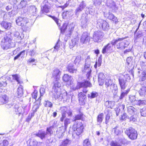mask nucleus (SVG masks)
Wrapping results in <instances>:
<instances>
[{
	"instance_id": "nucleus-46",
	"label": "nucleus",
	"mask_w": 146,
	"mask_h": 146,
	"mask_svg": "<svg viewBox=\"0 0 146 146\" xmlns=\"http://www.w3.org/2000/svg\"><path fill=\"white\" fill-rule=\"evenodd\" d=\"M42 13L44 12L46 13H48L49 11V8L48 6L46 4L43 7L42 9Z\"/></svg>"
},
{
	"instance_id": "nucleus-56",
	"label": "nucleus",
	"mask_w": 146,
	"mask_h": 146,
	"mask_svg": "<svg viewBox=\"0 0 146 146\" xmlns=\"http://www.w3.org/2000/svg\"><path fill=\"white\" fill-rule=\"evenodd\" d=\"M38 92L37 91L35 90L32 94V96L33 98L35 99L36 100L37 98Z\"/></svg>"
},
{
	"instance_id": "nucleus-4",
	"label": "nucleus",
	"mask_w": 146,
	"mask_h": 146,
	"mask_svg": "<svg viewBox=\"0 0 146 146\" xmlns=\"http://www.w3.org/2000/svg\"><path fill=\"white\" fill-rule=\"evenodd\" d=\"M1 47L4 50H6L15 46L14 43L11 42V40L9 35L5 36L2 40Z\"/></svg>"
},
{
	"instance_id": "nucleus-33",
	"label": "nucleus",
	"mask_w": 146,
	"mask_h": 146,
	"mask_svg": "<svg viewBox=\"0 0 146 146\" xmlns=\"http://www.w3.org/2000/svg\"><path fill=\"white\" fill-rule=\"evenodd\" d=\"M71 122V119L67 118H65L64 120V132L66 129L68 124L70 123Z\"/></svg>"
},
{
	"instance_id": "nucleus-63",
	"label": "nucleus",
	"mask_w": 146,
	"mask_h": 146,
	"mask_svg": "<svg viewBox=\"0 0 146 146\" xmlns=\"http://www.w3.org/2000/svg\"><path fill=\"white\" fill-rule=\"evenodd\" d=\"M129 119L130 121L135 122L136 121V119L133 116L130 117L129 118Z\"/></svg>"
},
{
	"instance_id": "nucleus-62",
	"label": "nucleus",
	"mask_w": 146,
	"mask_h": 146,
	"mask_svg": "<svg viewBox=\"0 0 146 146\" xmlns=\"http://www.w3.org/2000/svg\"><path fill=\"white\" fill-rule=\"evenodd\" d=\"M110 91L112 92L113 93V94H114V95L116 94L117 92V90H114L113 88H111V86H110Z\"/></svg>"
},
{
	"instance_id": "nucleus-22",
	"label": "nucleus",
	"mask_w": 146,
	"mask_h": 146,
	"mask_svg": "<svg viewBox=\"0 0 146 146\" xmlns=\"http://www.w3.org/2000/svg\"><path fill=\"white\" fill-rule=\"evenodd\" d=\"M98 80L99 85L102 86L104 82V79L105 78V75L103 73H100L98 75Z\"/></svg>"
},
{
	"instance_id": "nucleus-53",
	"label": "nucleus",
	"mask_w": 146,
	"mask_h": 146,
	"mask_svg": "<svg viewBox=\"0 0 146 146\" xmlns=\"http://www.w3.org/2000/svg\"><path fill=\"white\" fill-rule=\"evenodd\" d=\"M141 115L143 117L146 116V107H144L141 110Z\"/></svg>"
},
{
	"instance_id": "nucleus-27",
	"label": "nucleus",
	"mask_w": 146,
	"mask_h": 146,
	"mask_svg": "<svg viewBox=\"0 0 146 146\" xmlns=\"http://www.w3.org/2000/svg\"><path fill=\"white\" fill-rule=\"evenodd\" d=\"M29 142L30 146H41V143L38 142L36 140H29L27 143Z\"/></svg>"
},
{
	"instance_id": "nucleus-8",
	"label": "nucleus",
	"mask_w": 146,
	"mask_h": 146,
	"mask_svg": "<svg viewBox=\"0 0 146 146\" xmlns=\"http://www.w3.org/2000/svg\"><path fill=\"white\" fill-rule=\"evenodd\" d=\"M125 133L132 140L136 139L137 137V131L132 127L127 129L125 131Z\"/></svg>"
},
{
	"instance_id": "nucleus-37",
	"label": "nucleus",
	"mask_w": 146,
	"mask_h": 146,
	"mask_svg": "<svg viewBox=\"0 0 146 146\" xmlns=\"http://www.w3.org/2000/svg\"><path fill=\"white\" fill-rule=\"evenodd\" d=\"M72 78V77L71 76H69L67 74H65L62 78L63 81L66 82H67L71 80Z\"/></svg>"
},
{
	"instance_id": "nucleus-57",
	"label": "nucleus",
	"mask_w": 146,
	"mask_h": 146,
	"mask_svg": "<svg viewBox=\"0 0 146 146\" xmlns=\"http://www.w3.org/2000/svg\"><path fill=\"white\" fill-rule=\"evenodd\" d=\"M52 18L54 21L58 26H60V23H58L59 20L57 18L55 17H52Z\"/></svg>"
},
{
	"instance_id": "nucleus-34",
	"label": "nucleus",
	"mask_w": 146,
	"mask_h": 146,
	"mask_svg": "<svg viewBox=\"0 0 146 146\" xmlns=\"http://www.w3.org/2000/svg\"><path fill=\"white\" fill-rule=\"evenodd\" d=\"M136 109L132 106L127 107L128 112L131 115H133L136 111Z\"/></svg>"
},
{
	"instance_id": "nucleus-47",
	"label": "nucleus",
	"mask_w": 146,
	"mask_h": 146,
	"mask_svg": "<svg viewBox=\"0 0 146 146\" xmlns=\"http://www.w3.org/2000/svg\"><path fill=\"white\" fill-rule=\"evenodd\" d=\"M53 128L52 126H50V127H47L46 129V132L47 135L49 134L50 135H51L53 133L52 129Z\"/></svg>"
},
{
	"instance_id": "nucleus-51",
	"label": "nucleus",
	"mask_w": 146,
	"mask_h": 146,
	"mask_svg": "<svg viewBox=\"0 0 146 146\" xmlns=\"http://www.w3.org/2000/svg\"><path fill=\"white\" fill-rule=\"evenodd\" d=\"M44 104L46 107L52 108V103L48 100L45 101L44 103Z\"/></svg>"
},
{
	"instance_id": "nucleus-19",
	"label": "nucleus",
	"mask_w": 146,
	"mask_h": 146,
	"mask_svg": "<svg viewBox=\"0 0 146 146\" xmlns=\"http://www.w3.org/2000/svg\"><path fill=\"white\" fill-rule=\"evenodd\" d=\"M138 73L140 81L143 82L146 80V71L140 70Z\"/></svg>"
},
{
	"instance_id": "nucleus-44",
	"label": "nucleus",
	"mask_w": 146,
	"mask_h": 146,
	"mask_svg": "<svg viewBox=\"0 0 146 146\" xmlns=\"http://www.w3.org/2000/svg\"><path fill=\"white\" fill-rule=\"evenodd\" d=\"M12 77L13 79L16 80L19 84H21L22 82L20 81V77L17 74H15L12 75Z\"/></svg>"
},
{
	"instance_id": "nucleus-64",
	"label": "nucleus",
	"mask_w": 146,
	"mask_h": 146,
	"mask_svg": "<svg viewBox=\"0 0 146 146\" xmlns=\"http://www.w3.org/2000/svg\"><path fill=\"white\" fill-rule=\"evenodd\" d=\"M7 85V83L6 82H2L0 83V86H3L4 87H5Z\"/></svg>"
},
{
	"instance_id": "nucleus-52",
	"label": "nucleus",
	"mask_w": 146,
	"mask_h": 146,
	"mask_svg": "<svg viewBox=\"0 0 146 146\" xmlns=\"http://www.w3.org/2000/svg\"><path fill=\"white\" fill-rule=\"evenodd\" d=\"M98 95V94L97 92H93L90 94L88 95V97L92 98L96 97Z\"/></svg>"
},
{
	"instance_id": "nucleus-26",
	"label": "nucleus",
	"mask_w": 146,
	"mask_h": 146,
	"mask_svg": "<svg viewBox=\"0 0 146 146\" xmlns=\"http://www.w3.org/2000/svg\"><path fill=\"white\" fill-rule=\"evenodd\" d=\"M0 24L2 27H3L5 29H10L11 26V23L7 22L2 21Z\"/></svg>"
},
{
	"instance_id": "nucleus-36",
	"label": "nucleus",
	"mask_w": 146,
	"mask_h": 146,
	"mask_svg": "<svg viewBox=\"0 0 146 146\" xmlns=\"http://www.w3.org/2000/svg\"><path fill=\"white\" fill-rule=\"evenodd\" d=\"M123 90H121V93L119 97L120 99H122L128 93L129 91V89H128L127 90L123 91Z\"/></svg>"
},
{
	"instance_id": "nucleus-29",
	"label": "nucleus",
	"mask_w": 146,
	"mask_h": 146,
	"mask_svg": "<svg viewBox=\"0 0 146 146\" xmlns=\"http://www.w3.org/2000/svg\"><path fill=\"white\" fill-rule=\"evenodd\" d=\"M13 35L15 37L17 38L19 40H21L24 37V34L22 33L20 34L19 32L17 31L14 32Z\"/></svg>"
},
{
	"instance_id": "nucleus-11",
	"label": "nucleus",
	"mask_w": 146,
	"mask_h": 146,
	"mask_svg": "<svg viewBox=\"0 0 146 146\" xmlns=\"http://www.w3.org/2000/svg\"><path fill=\"white\" fill-rule=\"evenodd\" d=\"M46 87L45 86H42L41 87L40 92V97L36 100V103L37 104V106H34L33 108V110H35V111H36L39 108L38 105H40V101L41 100V97L42 96L45 92Z\"/></svg>"
},
{
	"instance_id": "nucleus-59",
	"label": "nucleus",
	"mask_w": 146,
	"mask_h": 146,
	"mask_svg": "<svg viewBox=\"0 0 146 146\" xmlns=\"http://www.w3.org/2000/svg\"><path fill=\"white\" fill-rule=\"evenodd\" d=\"M110 118V115L109 114H107L106 117L105 123L106 124H107L109 122Z\"/></svg>"
},
{
	"instance_id": "nucleus-38",
	"label": "nucleus",
	"mask_w": 146,
	"mask_h": 146,
	"mask_svg": "<svg viewBox=\"0 0 146 146\" xmlns=\"http://www.w3.org/2000/svg\"><path fill=\"white\" fill-rule=\"evenodd\" d=\"M104 114L101 113L99 114L97 117V121L98 125H100L102 123L103 118Z\"/></svg>"
},
{
	"instance_id": "nucleus-61",
	"label": "nucleus",
	"mask_w": 146,
	"mask_h": 146,
	"mask_svg": "<svg viewBox=\"0 0 146 146\" xmlns=\"http://www.w3.org/2000/svg\"><path fill=\"white\" fill-rule=\"evenodd\" d=\"M124 77L125 78V79L126 81H129L130 79V77L128 74L124 75Z\"/></svg>"
},
{
	"instance_id": "nucleus-5",
	"label": "nucleus",
	"mask_w": 146,
	"mask_h": 146,
	"mask_svg": "<svg viewBox=\"0 0 146 146\" xmlns=\"http://www.w3.org/2000/svg\"><path fill=\"white\" fill-rule=\"evenodd\" d=\"M91 71V60L90 56H88L85 60L84 68L83 70V72L87 73L86 76L87 78L88 79H90Z\"/></svg>"
},
{
	"instance_id": "nucleus-1",
	"label": "nucleus",
	"mask_w": 146,
	"mask_h": 146,
	"mask_svg": "<svg viewBox=\"0 0 146 146\" xmlns=\"http://www.w3.org/2000/svg\"><path fill=\"white\" fill-rule=\"evenodd\" d=\"M61 72L58 68L54 69L52 73V77L54 78L53 82V86L52 91V96L55 100L59 99L61 100L64 99V101H66L68 99L67 94L65 91L61 92V85L59 81L60 76Z\"/></svg>"
},
{
	"instance_id": "nucleus-43",
	"label": "nucleus",
	"mask_w": 146,
	"mask_h": 146,
	"mask_svg": "<svg viewBox=\"0 0 146 146\" xmlns=\"http://www.w3.org/2000/svg\"><path fill=\"white\" fill-rule=\"evenodd\" d=\"M74 29V25L73 23L70 24L68 30V36H69L72 33Z\"/></svg>"
},
{
	"instance_id": "nucleus-24",
	"label": "nucleus",
	"mask_w": 146,
	"mask_h": 146,
	"mask_svg": "<svg viewBox=\"0 0 146 146\" xmlns=\"http://www.w3.org/2000/svg\"><path fill=\"white\" fill-rule=\"evenodd\" d=\"M67 69L69 72L71 73H76L77 71L76 69L74 68L72 63H70L68 64Z\"/></svg>"
},
{
	"instance_id": "nucleus-7",
	"label": "nucleus",
	"mask_w": 146,
	"mask_h": 146,
	"mask_svg": "<svg viewBox=\"0 0 146 146\" xmlns=\"http://www.w3.org/2000/svg\"><path fill=\"white\" fill-rule=\"evenodd\" d=\"M104 36V34L103 32L100 31H97L94 33L93 37L92 38L94 42H99L102 40Z\"/></svg>"
},
{
	"instance_id": "nucleus-13",
	"label": "nucleus",
	"mask_w": 146,
	"mask_h": 146,
	"mask_svg": "<svg viewBox=\"0 0 146 146\" xmlns=\"http://www.w3.org/2000/svg\"><path fill=\"white\" fill-rule=\"evenodd\" d=\"M90 41V37L87 33H84L80 38V42L82 44H86Z\"/></svg>"
},
{
	"instance_id": "nucleus-20",
	"label": "nucleus",
	"mask_w": 146,
	"mask_h": 146,
	"mask_svg": "<svg viewBox=\"0 0 146 146\" xmlns=\"http://www.w3.org/2000/svg\"><path fill=\"white\" fill-rule=\"evenodd\" d=\"M60 110L61 111L62 117L60 118V121L63 122L66 116L65 112L67 111V108L66 107H62L60 108Z\"/></svg>"
},
{
	"instance_id": "nucleus-30",
	"label": "nucleus",
	"mask_w": 146,
	"mask_h": 146,
	"mask_svg": "<svg viewBox=\"0 0 146 146\" xmlns=\"http://www.w3.org/2000/svg\"><path fill=\"white\" fill-rule=\"evenodd\" d=\"M8 101V97L6 95H3L0 97V103L2 104L7 103Z\"/></svg>"
},
{
	"instance_id": "nucleus-54",
	"label": "nucleus",
	"mask_w": 146,
	"mask_h": 146,
	"mask_svg": "<svg viewBox=\"0 0 146 146\" xmlns=\"http://www.w3.org/2000/svg\"><path fill=\"white\" fill-rule=\"evenodd\" d=\"M67 24L66 23H65L63 25L62 27L60 28L61 32L63 33L67 28Z\"/></svg>"
},
{
	"instance_id": "nucleus-40",
	"label": "nucleus",
	"mask_w": 146,
	"mask_h": 146,
	"mask_svg": "<svg viewBox=\"0 0 146 146\" xmlns=\"http://www.w3.org/2000/svg\"><path fill=\"white\" fill-rule=\"evenodd\" d=\"M129 100L132 105H135V103L137 100L135 96H131L129 97Z\"/></svg>"
},
{
	"instance_id": "nucleus-3",
	"label": "nucleus",
	"mask_w": 146,
	"mask_h": 146,
	"mask_svg": "<svg viewBox=\"0 0 146 146\" xmlns=\"http://www.w3.org/2000/svg\"><path fill=\"white\" fill-rule=\"evenodd\" d=\"M17 24L21 26L24 31H29V27L31 26V24L29 22V20L25 17H19L16 20Z\"/></svg>"
},
{
	"instance_id": "nucleus-31",
	"label": "nucleus",
	"mask_w": 146,
	"mask_h": 146,
	"mask_svg": "<svg viewBox=\"0 0 146 146\" xmlns=\"http://www.w3.org/2000/svg\"><path fill=\"white\" fill-rule=\"evenodd\" d=\"M70 143V140L68 139H66L61 142L59 146H68Z\"/></svg>"
},
{
	"instance_id": "nucleus-32",
	"label": "nucleus",
	"mask_w": 146,
	"mask_h": 146,
	"mask_svg": "<svg viewBox=\"0 0 146 146\" xmlns=\"http://www.w3.org/2000/svg\"><path fill=\"white\" fill-rule=\"evenodd\" d=\"M108 18L115 22H116L117 21V18L113 14L109 12L108 13Z\"/></svg>"
},
{
	"instance_id": "nucleus-12",
	"label": "nucleus",
	"mask_w": 146,
	"mask_h": 146,
	"mask_svg": "<svg viewBox=\"0 0 146 146\" xmlns=\"http://www.w3.org/2000/svg\"><path fill=\"white\" fill-rule=\"evenodd\" d=\"M78 86L79 88L82 87H84V88L83 89V92L85 93H86L88 92V90L86 88L87 87H91L92 84L88 81H85L82 82H78Z\"/></svg>"
},
{
	"instance_id": "nucleus-15",
	"label": "nucleus",
	"mask_w": 146,
	"mask_h": 146,
	"mask_svg": "<svg viewBox=\"0 0 146 146\" xmlns=\"http://www.w3.org/2000/svg\"><path fill=\"white\" fill-rule=\"evenodd\" d=\"M106 5L111 9L113 12H115L118 9L115 2L112 0H107Z\"/></svg>"
},
{
	"instance_id": "nucleus-55",
	"label": "nucleus",
	"mask_w": 146,
	"mask_h": 146,
	"mask_svg": "<svg viewBox=\"0 0 146 146\" xmlns=\"http://www.w3.org/2000/svg\"><path fill=\"white\" fill-rule=\"evenodd\" d=\"M113 130L114 131L115 134L117 135H118L120 132L119 128L117 126H116L115 127L113 128Z\"/></svg>"
},
{
	"instance_id": "nucleus-58",
	"label": "nucleus",
	"mask_w": 146,
	"mask_h": 146,
	"mask_svg": "<svg viewBox=\"0 0 146 146\" xmlns=\"http://www.w3.org/2000/svg\"><path fill=\"white\" fill-rule=\"evenodd\" d=\"M83 116V115L80 114L76 115L75 117V120H80L81 119Z\"/></svg>"
},
{
	"instance_id": "nucleus-42",
	"label": "nucleus",
	"mask_w": 146,
	"mask_h": 146,
	"mask_svg": "<svg viewBox=\"0 0 146 146\" xmlns=\"http://www.w3.org/2000/svg\"><path fill=\"white\" fill-rule=\"evenodd\" d=\"M78 97L79 101L82 102L84 101L86 97V96L82 92H80L78 94Z\"/></svg>"
},
{
	"instance_id": "nucleus-50",
	"label": "nucleus",
	"mask_w": 146,
	"mask_h": 146,
	"mask_svg": "<svg viewBox=\"0 0 146 146\" xmlns=\"http://www.w3.org/2000/svg\"><path fill=\"white\" fill-rule=\"evenodd\" d=\"M81 60L82 58L81 56L78 55L76 57V58L74 61V63L75 64L76 63L79 64L81 61Z\"/></svg>"
},
{
	"instance_id": "nucleus-25",
	"label": "nucleus",
	"mask_w": 146,
	"mask_h": 146,
	"mask_svg": "<svg viewBox=\"0 0 146 146\" xmlns=\"http://www.w3.org/2000/svg\"><path fill=\"white\" fill-rule=\"evenodd\" d=\"M119 83L122 90H124L126 87V80L123 78H120L119 79Z\"/></svg>"
},
{
	"instance_id": "nucleus-48",
	"label": "nucleus",
	"mask_w": 146,
	"mask_h": 146,
	"mask_svg": "<svg viewBox=\"0 0 146 146\" xmlns=\"http://www.w3.org/2000/svg\"><path fill=\"white\" fill-rule=\"evenodd\" d=\"M25 50H23L18 55H17L14 58V60L17 59L20 56H21V57H22L25 54Z\"/></svg>"
},
{
	"instance_id": "nucleus-60",
	"label": "nucleus",
	"mask_w": 146,
	"mask_h": 146,
	"mask_svg": "<svg viewBox=\"0 0 146 146\" xmlns=\"http://www.w3.org/2000/svg\"><path fill=\"white\" fill-rule=\"evenodd\" d=\"M65 113L68 114V116H71L72 113V111L71 110H68V108H67V111H65Z\"/></svg>"
},
{
	"instance_id": "nucleus-6",
	"label": "nucleus",
	"mask_w": 146,
	"mask_h": 146,
	"mask_svg": "<svg viewBox=\"0 0 146 146\" xmlns=\"http://www.w3.org/2000/svg\"><path fill=\"white\" fill-rule=\"evenodd\" d=\"M96 26L98 28L101 29L104 31H107L110 29L108 23L104 20L99 19L96 21Z\"/></svg>"
},
{
	"instance_id": "nucleus-23",
	"label": "nucleus",
	"mask_w": 146,
	"mask_h": 146,
	"mask_svg": "<svg viewBox=\"0 0 146 146\" xmlns=\"http://www.w3.org/2000/svg\"><path fill=\"white\" fill-rule=\"evenodd\" d=\"M123 144V139H120L118 141H112L111 143V146H121Z\"/></svg>"
},
{
	"instance_id": "nucleus-10",
	"label": "nucleus",
	"mask_w": 146,
	"mask_h": 146,
	"mask_svg": "<svg viewBox=\"0 0 146 146\" xmlns=\"http://www.w3.org/2000/svg\"><path fill=\"white\" fill-rule=\"evenodd\" d=\"M37 9L35 5H31L27 7V10H25L24 12L26 15H35L36 14Z\"/></svg>"
},
{
	"instance_id": "nucleus-21",
	"label": "nucleus",
	"mask_w": 146,
	"mask_h": 146,
	"mask_svg": "<svg viewBox=\"0 0 146 146\" xmlns=\"http://www.w3.org/2000/svg\"><path fill=\"white\" fill-rule=\"evenodd\" d=\"M113 45L111 43H108L106 46H105L103 48L102 52L104 54L107 52H109L111 50V47Z\"/></svg>"
},
{
	"instance_id": "nucleus-17",
	"label": "nucleus",
	"mask_w": 146,
	"mask_h": 146,
	"mask_svg": "<svg viewBox=\"0 0 146 146\" xmlns=\"http://www.w3.org/2000/svg\"><path fill=\"white\" fill-rule=\"evenodd\" d=\"M141 87L139 91L140 96H144L146 94V82H143L141 83Z\"/></svg>"
},
{
	"instance_id": "nucleus-2",
	"label": "nucleus",
	"mask_w": 146,
	"mask_h": 146,
	"mask_svg": "<svg viewBox=\"0 0 146 146\" xmlns=\"http://www.w3.org/2000/svg\"><path fill=\"white\" fill-rule=\"evenodd\" d=\"M112 45H115L116 48L120 50H124L127 47L129 44V42L124 38H119L117 39H114L111 42Z\"/></svg>"
},
{
	"instance_id": "nucleus-41",
	"label": "nucleus",
	"mask_w": 146,
	"mask_h": 146,
	"mask_svg": "<svg viewBox=\"0 0 146 146\" xmlns=\"http://www.w3.org/2000/svg\"><path fill=\"white\" fill-rule=\"evenodd\" d=\"M146 103V101L145 100H137L135 105L141 106L143 105H144Z\"/></svg>"
},
{
	"instance_id": "nucleus-49",
	"label": "nucleus",
	"mask_w": 146,
	"mask_h": 146,
	"mask_svg": "<svg viewBox=\"0 0 146 146\" xmlns=\"http://www.w3.org/2000/svg\"><path fill=\"white\" fill-rule=\"evenodd\" d=\"M102 0H93L94 4L95 6H99L101 4Z\"/></svg>"
},
{
	"instance_id": "nucleus-45",
	"label": "nucleus",
	"mask_w": 146,
	"mask_h": 146,
	"mask_svg": "<svg viewBox=\"0 0 146 146\" xmlns=\"http://www.w3.org/2000/svg\"><path fill=\"white\" fill-rule=\"evenodd\" d=\"M83 146H91L90 141L88 139H86L84 141Z\"/></svg>"
},
{
	"instance_id": "nucleus-35",
	"label": "nucleus",
	"mask_w": 146,
	"mask_h": 146,
	"mask_svg": "<svg viewBox=\"0 0 146 146\" xmlns=\"http://www.w3.org/2000/svg\"><path fill=\"white\" fill-rule=\"evenodd\" d=\"M105 105L108 108H112L114 105V102L113 101H106Z\"/></svg>"
},
{
	"instance_id": "nucleus-16",
	"label": "nucleus",
	"mask_w": 146,
	"mask_h": 146,
	"mask_svg": "<svg viewBox=\"0 0 146 146\" xmlns=\"http://www.w3.org/2000/svg\"><path fill=\"white\" fill-rule=\"evenodd\" d=\"M106 87L108 88L109 86L111 87V88H113L115 90H117V86L114 84H113L112 80L110 77L106 78L105 80V84Z\"/></svg>"
},
{
	"instance_id": "nucleus-14",
	"label": "nucleus",
	"mask_w": 146,
	"mask_h": 146,
	"mask_svg": "<svg viewBox=\"0 0 146 146\" xmlns=\"http://www.w3.org/2000/svg\"><path fill=\"white\" fill-rule=\"evenodd\" d=\"M81 19V25L82 27L86 28L89 23V22H88V15L86 13L82 14Z\"/></svg>"
},
{
	"instance_id": "nucleus-18",
	"label": "nucleus",
	"mask_w": 146,
	"mask_h": 146,
	"mask_svg": "<svg viewBox=\"0 0 146 146\" xmlns=\"http://www.w3.org/2000/svg\"><path fill=\"white\" fill-rule=\"evenodd\" d=\"M86 7V4L84 1L82 2L79 4L78 7L76 9L75 11V14L77 16L79 13Z\"/></svg>"
},
{
	"instance_id": "nucleus-9",
	"label": "nucleus",
	"mask_w": 146,
	"mask_h": 146,
	"mask_svg": "<svg viewBox=\"0 0 146 146\" xmlns=\"http://www.w3.org/2000/svg\"><path fill=\"white\" fill-rule=\"evenodd\" d=\"M83 128L84 127L82 123L80 122H78L76 125H73V133L74 134H76L77 135H79L82 133Z\"/></svg>"
},
{
	"instance_id": "nucleus-39",
	"label": "nucleus",
	"mask_w": 146,
	"mask_h": 146,
	"mask_svg": "<svg viewBox=\"0 0 146 146\" xmlns=\"http://www.w3.org/2000/svg\"><path fill=\"white\" fill-rule=\"evenodd\" d=\"M18 95L19 97H21L22 96L23 94V86L20 85L17 89Z\"/></svg>"
},
{
	"instance_id": "nucleus-28",
	"label": "nucleus",
	"mask_w": 146,
	"mask_h": 146,
	"mask_svg": "<svg viewBox=\"0 0 146 146\" xmlns=\"http://www.w3.org/2000/svg\"><path fill=\"white\" fill-rule=\"evenodd\" d=\"M36 135L41 139L44 138L46 137V136L47 135L46 132L41 130L39 131L38 133Z\"/></svg>"
}]
</instances>
